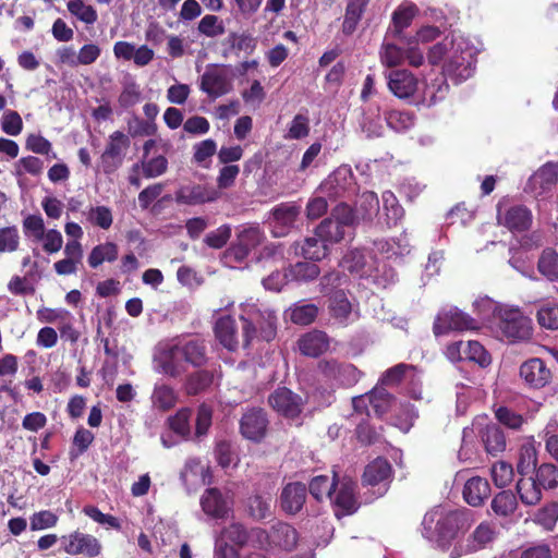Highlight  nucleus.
Here are the masks:
<instances>
[{
  "label": "nucleus",
  "instance_id": "obj_1",
  "mask_svg": "<svg viewBox=\"0 0 558 558\" xmlns=\"http://www.w3.org/2000/svg\"><path fill=\"white\" fill-rule=\"evenodd\" d=\"M427 59L433 65L442 63V75L456 84L470 78L475 70V50L461 36L446 37L430 47Z\"/></svg>",
  "mask_w": 558,
  "mask_h": 558
},
{
  "label": "nucleus",
  "instance_id": "obj_2",
  "mask_svg": "<svg viewBox=\"0 0 558 558\" xmlns=\"http://www.w3.org/2000/svg\"><path fill=\"white\" fill-rule=\"evenodd\" d=\"M240 310L243 348L258 340L269 342L276 337L278 318L275 311L252 302L242 303Z\"/></svg>",
  "mask_w": 558,
  "mask_h": 558
},
{
  "label": "nucleus",
  "instance_id": "obj_3",
  "mask_svg": "<svg viewBox=\"0 0 558 558\" xmlns=\"http://www.w3.org/2000/svg\"><path fill=\"white\" fill-rule=\"evenodd\" d=\"M423 535L428 539L447 543L460 531L471 525V512L466 509H446L437 507L427 512L423 519Z\"/></svg>",
  "mask_w": 558,
  "mask_h": 558
},
{
  "label": "nucleus",
  "instance_id": "obj_4",
  "mask_svg": "<svg viewBox=\"0 0 558 558\" xmlns=\"http://www.w3.org/2000/svg\"><path fill=\"white\" fill-rule=\"evenodd\" d=\"M353 223L352 208L341 202L332 209L330 217L324 219L316 228V235L328 244L338 243L350 234Z\"/></svg>",
  "mask_w": 558,
  "mask_h": 558
},
{
  "label": "nucleus",
  "instance_id": "obj_5",
  "mask_svg": "<svg viewBox=\"0 0 558 558\" xmlns=\"http://www.w3.org/2000/svg\"><path fill=\"white\" fill-rule=\"evenodd\" d=\"M497 327L509 342L526 341L533 335L531 318L523 315L519 308L509 306L499 308Z\"/></svg>",
  "mask_w": 558,
  "mask_h": 558
},
{
  "label": "nucleus",
  "instance_id": "obj_6",
  "mask_svg": "<svg viewBox=\"0 0 558 558\" xmlns=\"http://www.w3.org/2000/svg\"><path fill=\"white\" fill-rule=\"evenodd\" d=\"M318 191L331 198H350L357 192V184L350 166L342 165L330 173L319 185Z\"/></svg>",
  "mask_w": 558,
  "mask_h": 558
},
{
  "label": "nucleus",
  "instance_id": "obj_7",
  "mask_svg": "<svg viewBox=\"0 0 558 558\" xmlns=\"http://www.w3.org/2000/svg\"><path fill=\"white\" fill-rule=\"evenodd\" d=\"M61 548L70 556L95 558L102 551V545L92 534L74 531L60 537Z\"/></svg>",
  "mask_w": 558,
  "mask_h": 558
},
{
  "label": "nucleus",
  "instance_id": "obj_8",
  "mask_svg": "<svg viewBox=\"0 0 558 558\" xmlns=\"http://www.w3.org/2000/svg\"><path fill=\"white\" fill-rule=\"evenodd\" d=\"M130 138L121 131L113 132L100 156V167L106 174L117 171L123 163Z\"/></svg>",
  "mask_w": 558,
  "mask_h": 558
},
{
  "label": "nucleus",
  "instance_id": "obj_9",
  "mask_svg": "<svg viewBox=\"0 0 558 558\" xmlns=\"http://www.w3.org/2000/svg\"><path fill=\"white\" fill-rule=\"evenodd\" d=\"M477 327L478 323L476 319L457 307H449L441 310L437 315L434 323V333L439 336L449 330H472Z\"/></svg>",
  "mask_w": 558,
  "mask_h": 558
},
{
  "label": "nucleus",
  "instance_id": "obj_10",
  "mask_svg": "<svg viewBox=\"0 0 558 558\" xmlns=\"http://www.w3.org/2000/svg\"><path fill=\"white\" fill-rule=\"evenodd\" d=\"M318 367L326 379L343 387L354 386L362 375L353 364L340 363L336 360L320 361Z\"/></svg>",
  "mask_w": 558,
  "mask_h": 558
},
{
  "label": "nucleus",
  "instance_id": "obj_11",
  "mask_svg": "<svg viewBox=\"0 0 558 558\" xmlns=\"http://www.w3.org/2000/svg\"><path fill=\"white\" fill-rule=\"evenodd\" d=\"M267 426V414L262 408L247 409L240 420L241 435L254 442H259L264 439Z\"/></svg>",
  "mask_w": 558,
  "mask_h": 558
},
{
  "label": "nucleus",
  "instance_id": "obj_12",
  "mask_svg": "<svg viewBox=\"0 0 558 558\" xmlns=\"http://www.w3.org/2000/svg\"><path fill=\"white\" fill-rule=\"evenodd\" d=\"M268 402L276 412L290 418L298 417L304 407L302 397L286 387L276 389Z\"/></svg>",
  "mask_w": 558,
  "mask_h": 558
},
{
  "label": "nucleus",
  "instance_id": "obj_13",
  "mask_svg": "<svg viewBox=\"0 0 558 558\" xmlns=\"http://www.w3.org/2000/svg\"><path fill=\"white\" fill-rule=\"evenodd\" d=\"M232 87L228 72L218 65H210L201 77L199 88L211 98L220 97Z\"/></svg>",
  "mask_w": 558,
  "mask_h": 558
},
{
  "label": "nucleus",
  "instance_id": "obj_14",
  "mask_svg": "<svg viewBox=\"0 0 558 558\" xmlns=\"http://www.w3.org/2000/svg\"><path fill=\"white\" fill-rule=\"evenodd\" d=\"M389 90L399 99L414 96L418 87V80L408 70L397 69L385 72Z\"/></svg>",
  "mask_w": 558,
  "mask_h": 558
},
{
  "label": "nucleus",
  "instance_id": "obj_15",
  "mask_svg": "<svg viewBox=\"0 0 558 558\" xmlns=\"http://www.w3.org/2000/svg\"><path fill=\"white\" fill-rule=\"evenodd\" d=\"M201 507L213 519H225L232 511V500L218 488H207L201 497Z\"/></svg>",
  "mask_w": 558,
  "mask_h": 558
},
{
  "label": "nucleus",
  "instance_id": "obj_16",
  "mask_svg": "<svg viewBox=\"0 0 558 558\" xmlns=\"http://www.w3.org/2000/svg\"><path fill=\"white\" fill-rule=\"evenodd\" d=\"M558 182V163L547 162L542 166L530 179L526 191L536 197L550 192Z\"/></svg>",
  "mask_w": 558,
  "mask_h": 558
},
{
  "label": "nucleus",
  "instance_id": "obj_17",
  "mask_svg": "<svg viewBox=\"0 0 558 558\" xmlns=\"http://www.w3.org/2000/svg\"><path fill=\"white\" fill-rule=\"evenodd\" d=\"M520 377L531 388L539 389L550 383L551 372L542 359L533 357L522 363Z\"/></svg>",
  "mask_w": 558,
  "mask_h": 558
},
{
  "label": "nucleus",
  "instance_id": "obj_18",
  "mask_svg": "<svg viewBox=\"0 0 558 558\" xmlns=\"http://www.w3.org/2000/svg\"><path fill=\"white\" fill-rule=\"evenodd\" d=\"M498 223L505 226L510 231L521 232L527 230L532 225V213L523 205H513L505 210L498 207Z\"/></svg>",
  "mask_w": 558,
  "mask_h": 558
},
{
  "label": "nucleus",
  "instance_id": "obj_19",
  "mask_svg": "<svg viewBox=\"0 0 558 558\" xmlns=\"http://www.w3.org/2000/svg\"><path fill=\"white\" fill-rule=\"evenodd\" d=\"M175 202L182 205H199L211 203L219 198V192L201 184L181 186L174 194Z\"/></svg>",
  "mask_w": 558,
  "mask_h": 558
},
{
  "label": "nucleus",
  "instance_id": "obj_20",
  "mask_svg": "<svg viewBox=\"0 0 558 558\" xmlns=\"http://www.w3.org/2000/svg\"><path fill=\"white\" fill-rule=\"evenodd\" d=\"M391 477V465L386 459L377 458L364 470L362 482L366 486H378L379 495L386 493Z\"/></svg>",
  "mask_w": 558,
  "mask_h": 558
},
{
  "label": "nucleus",
  "instance_id": "obj_21",
  "mask_svg": "<svg viewBox=\"0 0 558 558\" xmlns=\"http://www.w3.org/2000/svg\"><path fill=\"white\" fill-rule=\"evenodd\" d=\"M174 352H178L183 361L194 367H201L207 362L206 343L199 338L177 342L174 344Z\"/></svg>",
  "mask_w": 558,
  "mask_h": 558
},
{
  "label": "nucleus",
  "instance_id": "obj_22",
  "mask_svg": "<svg viewBox=\"0 0 558 558\" xmlns=\"http://www.w3.org/2000/svg\"><path fill=\"white\" fill-rule=\"evenodd\" d=\"M299 214V207L290 204H281L274 208L270 222L274 236L280 238L288 234L289 230L293 228Z\"/></svg>",
  "mask_w": 558,
  "mask_h": 558
},
{
  "label": "nucleus",
  "instance_id": "obj_23",
  "mask_svg": "<svg viewBox=\"0 0 558 558\" xmlns=\"http://www.w3.org/2000/svg\"><path fill=\"white\" fill-rule=\"evenodd\" d=\"M214 331L219 343L229 351H235L239 345L242 344V339L240 340L236 323L230 315L219 317L216 320Z\"/></svg>",
  "mask_w": 558,
  "mask_h": 558
},
{
  "label": "nucleus",
  "instance_id": "obj_24",
  "mask_svg": "<svg viewBox=\"0 0 558 558\" xmlns=\"http://www.w3.org/2000/svg\"><path fill=\"white\" fill-rule=\"evenodd\" d=\"M306 486L303 483L294 482L287 484L280 495V505L289 514L298 513L306 500Z\"/></svg>",
  "mask_w": 558,
  "mask_h": 558
},
{
  "label": "nucleus",
  "instance_id": "obj_25",
  "mask_svg": "<svg viewBox=\"0 0 558 558\" xmlns=\"http://www.w3.org/2000/svg\"><path fill=\"white\" fill-rule=\"evenodd\" d=\"M272 549L292 551L299 539L298 531L290 524L277 522L271 525Z\"/></svg>",
  "mask_w": 558,
  "mask_h": 558
},
{
  "label": "nucleus",
  "instance_id": "obj_26",
  "mask_svg": "<svg viewBox=\"0 0 558 558\" xmlns=\"http://www.w3.org/2000/svg\"><path fill=\"white\" fill-rule=\"evenodd\" d=\"M329 312L331 317L340 326L352 323L356 315L352 311V304L343 291H336L329 300Z\"/></svg>",
  "mask_w": 558,
  "mask_h": 558
},
{
  "label": "nucleus",
  "instance_id": "obj_27",
  "mask_svg": "<svg viewBox=\"0 0 558 558\" xmlns=\"http://www.w3.org/2000/svg\"><path fill=\"white\" fill-rule=\"evenodd\" d=\"M298 344L303 355L316 357L328 350L329 339L324 331L313 330L303 335Z\"/></svg>",
  "mask_w": 558,
  "mask_h": 558
},
{
  "label": "nucleus",
  "instance_id": "obj_28",
  "mask_svg": "<svg viewBox=\"0 0 558 558\" xmlns=\"http://www.w3.org/2000/svg\"><path fill=\"white\" fill-rule=\"evenodd\" d=\"M182 360L178 352H174V344L168 350L162 351L154 359L155 371L173 378L181 376L184 372L179 363Z\"/></svg>",
  "mask_w": 558,
  "mask_h": 558
},
{
  "label": "nucleus",
  "instance_id": "obj_29",
  "mask_svg": "<svg viewBox=\"0 0 558 558\" xmlns=\"http://www.w3.org/2000/svg\"><path fill=\"white\" fill-rule=\"evenodd\" d=\"M489 495L490 486L486 478L474 476L464 484L463 498L473 507L481 506Z\"/></svg>",
  "mask_w": 558,
  "mask_h": 558
},
{
  "label": "nucleus",
  "instance_id": "obj_30",
  "mask_svg": "<svg viewBox=\"0 0 558 558\" xmlns=\"http://www.w3.org/2000/svg\"><path fill=\"white\" fill-rule=\"evenodd\" d=\"M449 90V85L444 75H439L432 80L430 82H426L422 94L420 96V101L417 104H422L426 107H432L436 105L438 101H441L446 98Z\"/></svg>",
  "mask_w": 558,
  "mask_h": 558
},
{
  "label": "nucleus",
  "instance_id": "obj_31",
  "mask_svg": "<svg viewBox=\"0 0 558 558\" xmlns=\"http://www.w3.org/2000/svg\"><path fill=\"white\" fill-rule=\"evenodd\" d=\"M417 7L409 1L401 3L392 13V28L391 34L400 39H403L402 32L409 27L417 14Z\"/></svg>",
  "mask_w": 558,
  "mask_h": 558
},
{
  "label": "nucleus",
  "instance_id": "obj_32",
  "mask_svg": "<svg viewBox=\"0 0 558 558\" xmlns=\"http://www.w3.org/2000/svg\"><path fill=\"white\" fill-rule=\"evenodd\" d=\"M328 246L329 244L315 233L313 236L304 239L301 244H295V254L302 255L306 259L320 260L327 256Z\"/></svg>",
  "mask_w": 558,
  "mask_h": 558
},
{
  "label": "nucleus",
  "instance_id": "obj_33",
  "mask_svg": "<svg viewBox=\"0 0 558 558\" xmlns=\"http://www.w3.org/2000/svg\"><path fill=\"white\" fill-rule=\"evenodd\" d=\"M376 251L387 259L398 258L410 253V243L405 235L374 243Z\"/></svg>",
  "mask_w": 558,
  "mask_h": 558
},
{
  "label": "nucleus",
  "instance_id": "obj_34",
  "mask_svg": "<svg viewBox=\"0 0 558 558\" xmlns=\"http://www.w3.org/2000/svg\"><path fill=\"white\" fill-rule=\"evenodd\" d=\"M153 408L159 411L171 410L178 401L177 392L165 383H156L150 396Z\"/></svg>",
  "mask_w": 558,
  "mask_h": 558
},
{
  "label": "nucleus",
  "instance_id": "obj_35",
  "mask_svg": "<svg viewBox=\"0 0 558 558\" xmlns=\"http://www.w3.org/2000/svg\"><path fill=\"white\" fill-rule=\"evenodd\" d=\"M379 211V199L376 193L371 191L363 192L355 202L353 211L354 220H372Z\"/></svg>",
  "mask_w": 558,
  "mask_h": 558
},
{
  "label": "nucleus",
  "instance_id": "obj_36",
  "mask_svg": "<svg viewBox=\"0 0 558 558\" xmlns=\"http://www.w3.org/2000/svg\"><path fill=\"white\" fill-rule=\"evenodd\" d=\"M355 486L356 484L352 480L343 478L333 498L335 505L348 513L356 509Z\"/></svg>",
  "mask_w": 558,
  "mask_h": 558
},
{
  "label": "nucleus",
  "instance_id": "obj_37",
  "mask_svg": "<svg viewBox=\"0 0 558 558\" xmlns=\"http://www.w3.org/2000/svg\"><path fill=\"white\" fill-rule=\"evenodd\" d=\"M517 492L526 506H534L542 499V487L533 476H522L517 483Z\"/></svg>",
  "mask_w": 558,
  "mask_h": 558
},
{
  "label": "nucleus",
  "instance_id": "obj_38",
  "mask_svg": "<svg viewBox=\"0 0 558 558\" xmlns=\"http://www.w3.org/2000/svg\"><path fill=\"white\" fill-rule=\"evenodd\" d=\"M119 250L116 243L105 242L96 245L87 257L88 265L97 268L104 262L112 263L118 258Z\"/></svg>",
  "mask_w": 558,
  "mask_h": 558
},
{
  "label": "nucleus",
  "instance_id": "obj_39",
  "mask_svg": "<svg viewBox=\"0 0 558 558\" xmlns=\"http://www.w3.org/2000/svg\"><path fill=\"white\" fill-rule=\"evenodd\" d=\"M537 269L547 280L551 282L558 281V253L547 247L545 248L537 262Z\"/></svg>",
  "mask_w": 558,
  "mask_h": 558
},
{
  "label": "nucleus",
  "instance_id": "obj_40",
  "mask_svg": "<svg viewBox=\"0 0 558 558\" xmlns=\"http://www.w3.org/2000/svg\"><path fill=\"white\" fill-rule=\"evenodd\" d=\"M482 441L490 454H497L506 449L504 432L495 424L486 426L482 434Z\"/></svg>",
  "mask_w": 558,
  "mask_h": 558
},
{
  "label": "nucleus",
  "instance_id": "obj_41",
  "mask_svg": "<svg viewBox=\"0 0 558 558\" xmlns=\"http://www.w3.org/2000/svg\"><path fill=\"white\" fill-rule=\"evenodd\" d=\"M214 375L207 369H202L189 375L184 383V390L189 396H196L210 387Z\"/></svg>",
  "mask_w": 558,
  "mask_h": 558
},
{
  "label": "nucleus",
  "instance_id": "obj_42",
  "mask_svg": "<svg viewBox=\"0 0 558 558\" xmlns=\"http://www.w3.org/2000/svg\"><path fill=\"white\" fill-rule=\"evenodd\" d=\"M368 403L377 416L386 414L395 403L393 397L383 387H375L368 393Z\"/></svg>",
  "mask_w": 558,
  "mask_h": 558
},
{
  "label": "nucleus",
  "instance_id": "obj_43",
  "mask_svg": "<svg viewBox=\"0 0 558 558\" xmlns=\"http://www.w3.org/2000/svg\"><path fill=\"white\" fill-rule=\"evenodd\" d=\"M368 2L369 0L349 1L345 9L344 21L342 23V31L344 34L349 35L355 31Z\"/></svg>",
  "mask_w": 558,
  "mask_h": 558
},
{
  "label": "nucleus",
  "instance_id": "obj_44",
  "mask_svg": "<svg viewBox=\"0 0 558 558\" xmlns=\"http://www.w3.org/2000/svg\"><path fill=\"white\" fill-rule=\"evenodd\" d=\"M319 275V267L314 263L298 262L286 272L288 280L307 282L315 280Z\"/></svg>",
  "mask_w": 558,
  "mask_h": 558
},
{
  "label": "nucleus",
  "instance_id": "obj_45",
  "mask_svg": "<svg viewBox=\"0 0 558 558\" xmlns=\"http://www.w3.org/2000/svg\"><path fill=\"white\" fill-rule=\"evenodd\" d=\"M495 537V530L490 523H481L468 538L466 550L476 551L488 545Z\"/></svg>",
  "mask_w": 558,
  "mask_h": 558
},
{
  "label": "nucleus",
  "instance_id": "obj_46",
  "mask_svg": "<svg viewBox=\"0 0 558 558\" xmlns=\"http://www.w3.org/2000/svg\"><path fill=\"white\" fill-rule=\"evenodd\" d=\"M292 323L298 325H310L318 314V307L313 303L298 302L288 311Z\"/></svg>",
  "mask_w": 558,
  "mask_h": 558
},
{
  "label": "nucleus",
  "instance_id": "obj_47",
  "mask_svg": "<svg viewBox=\"0 0 558 558\" xmlns=\"http://www.w3.org/2000/svg\"><path fill=\"white\" fill-rule=\"evenodd\" d=\"M536 318L541 327L550 330L558 329V303L554 301L542 302L538 305Z\"/></svg>",
  "mask_w": 558,
  "mask_h": 558
},
{
  "label": "nucleus",
  "instance_id": "obj_48",
  "mask_svg": "<svg viewBox=\"0 0 558 558\" xmlns=\"http://www.w3.org/2000/svg\"><path fill=\"white\" fill-rule=\"evenodd\" d=\"M383 209L386 216V223L396 226L403 217L404 210L391 191H385L381 195Z\"/></svg>",
  "mask_w": 558,
  "mask_h": 558
},
{
  "label": "nucleus",
  "instance_id": "obj_49",
  "mask_svg": "<svg viewBox=\"0 0 558 558\" xmlns=\"http://www.w3.org/2000/svg\"><path fill=\"white\" fill-rule=\"evenodd\" d=\"M385 120L387 125L398 133L409 131L415 123V118L412 112L400 110H390L386 112Z\"/></svg>",
  "mask_w": 558,
  "mask_h": 558
},
{
  "label": "nucleus",
  "instance_id": "obj_50",
  "mask_svg": "<svg viewBox=\"0 0 558 558\" xmlns=\"http://www.w3.org/2000/svg\"><path fill=\"white\" fill-rule=\"evenodd\" d=\"M265 240V234L258 226H242L238 231L236 242L252 252Z\"/></svg>",
  "mask_w": 558,
  "mask_h": 558
},
{
  "label": "nucleus",
  "instance_id": "obj_51",
  "mask_svg": "<svg viewBox=\"0 0 558 558\" xmlns=\"http://www.w3.org/2000/svg\"><path fill=\"white\" fill-rule=\"evenodd\" d=\"M537 452L533 444L529 442L521 447L519 461L517 464L518 473L521 476L530 475L536 471Z\"/></svg>",
  "mask_w": 558,
  "mask_h": 558
},
{
  "label": "nucleus",
  "instance_id": "obj_52",
  "mask_svg": "<svg viewBox=\"0 0 558 558\" xmlns=\"http://www.w3.org/2000/svg\"><path fill=\"white\" fill-rule=\"evenodd\" d=\"M336 486V475L331 480L327 475H317L311 480L308 490L316 500L331 499V492Z\"/></svg>",
  "mask_w": 558,
  "mask_h": 558
},
{
  "label": "nucleus",
  "instance_id": "obj_53",
  "mask_svg": "<svg viewBox=\"0 0 558 558\" xmlns=\"http://www.w3.org/2000/svg\"><path fill=\"white\" fill-rule=\"evenodd\" d=\"M518 501L515 495L511 490H502L497 494L492 501L493 511L502 517H507L514 512Z\"/></svg>",
  "mask_w": 558,
  "mask_h": 558
},
{
  "label": "nucleus",
  "instance_id": "obj_54",
  "mask_svg": "<svg viewBox=\"0 0 558 558\" xmlns=\"http://www.w3.org/2000/svg\"><path fill=\"white\" fill-rule=\"evenodd\" d=\"M66 8L73 16L87 25L94 24L98 19L95 8L83 0H70Z\"/></svg>",
  "mask_w": 558,
  "mask_h": 558
},
{
  "label": "nucleus",
  "instance_id": "obj_55",
  "mask_svg": "<svg viewBox=\"0 0 558 558\" xmlns=\"http://www.w3.org/2000/svg\"><path fill=\"white\" fill-rule=\"evenodd\" d=\"M340 266L351 274L368 276L369 271L365 269V254L360 250L348 252L341 259Z\"/></svg>",
  "mask_w": 558,
  "mask_h": 558
},
{
  "label": "nucleus",
  "instance_id": "obj_56",
  "mask_svg": "<svg viewBox=\"0 0 558 558\" xmlns=\"http://www.w3.org/2000/svg\"><path fill=\"white\" fill-rule=\"evenodd\" d=\"M379 58L381 64L387 68L399 66L404 62V49L395 44L384 43L379 51Z\"/></svg>",
  "mask_w": 558,
  "mask_h": 558
},
{
  "label": "nucleus",
  "instance_id": "obj_57",
  "mask_svg": "<svg viewBox=\"0 0 558 558\" xmlns=\"http://www.w3.org/2000/svg\"><path fill=\"white\" fill-rule=\"evenodd\" d=\"M535 473V480L544 489H553L558 486V468L553 463L541 464Z\"/></svg>",
  "mask_w": 558,
  "mask_h": 558
},
{
  "label": "nucleus",
  "instance_id": "obj_58",
  "mask_svg": "<svg viewBox=\"0 0 558 558\" xmlns=\"http://www.w3.org/2000/svg\"><path fill=\"white\" fill-rule=\"evenodd\" d=\"M197 31L206 37L215 38L223 35L226 27L223 21L219 16L207 14L199 21Z\"/></svg>",
  "mask_w": 558,
  "mask_h": 558
},
{
  "label": "nucleus",
  "instance_id": "obj_59",
  "mask_svg": "<svg viewBox=\"0 0 558 558\" xmlns=\"http://www.w3.org/2000/svg\"><path fill=\"white\" fill-rule=\"evenodd\" d=\"M192 411L187 408L179 410L175 415L169 418L171 430L182 439L190 435V418Z\"/></svg>",
  "mask_w": 558,
  "mask_h": 558
},
{
  "label": "nucleus",
  "instance_id": "obj_60",
  "mask_svg": "<svg viewBox=\"0 0 558 558\" xmlns=\"http://www.w3.org/2000/svg\"><path fill=\"white\" fill-rule=\"evenodd\" d=\"M463 354L464 359L476 362L482 367L489 365L492 362L489 353L477 341L464 342Z\"/></svg>",
  "mask_w": 558,
  "mask_h": 558
},
{
  "label": "nucleus",
  "instance_id": "obj_61",
  "mask_svg": "<svg viewBox=\"0 0 558 558\" xmlns=\"http://www.w3.org/2000/svg\"><path fill=\"white\" fill-rule=\"evenodd\" d=\"M44 170V162L35 156L22 157L14 165V175L23 177L25 173L39 175Z\"/></svg>",
  "mask_w": 558,
  "mask_h": 558
},
{
  "label": "nucleus",
  "instance_id": "obj_62",
  "mask_svg": "<svg viewBox=\"0 0 558 558\" xmlns=\"http://www.w3.org/2000/svg\"><path fill=\"white\" fill-rule=\"evenodd\" d=\"M58 514L51 510H40L29 517V527L32 531L52 529L58 524Z\"/></svg>",
  "mask_w": 558,
  "mask_h": 558
},
{
  "label": "nucleus",
  "instance_id": "obj_63",
  "mask_svg": "<svg viewBox=\"0 0 558 558\" xmlns=\"http://www.w3.org/2000/svg\"><path fill=\"white\" fill-rule=\"evenodd\" d=\"M270 498L260 495L252 496L248 499V512L256 520H263L271 515Z\"/></svg>",
  "mask_w": 558,
  "mask_h": 558
},
{
  "label": "nucleus",
  "instance_id": "obj_64",
  "mask_svg": "<svg viewBox=\"0 0 558 558\" xmlns=\"http://www.w3.org/2000/svg\"><path fill=\"white\" fill-rule=\"evenodd\" d=\"M492 478L497 487H506L513 480V468L505 461H498L490 469Z\"/></svg>",
  "mask_w": 558,
  "mask_h": 558
}]
</instances>
